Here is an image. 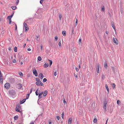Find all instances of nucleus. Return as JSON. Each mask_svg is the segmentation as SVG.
Wrapping results in <instances>:
<instances>
[{"mask_svg": "<svg viewBox=\"0 0 124 124\" xmlns=\"http://www.w3.org/2000/svg\"><path fill=\"white\" fill-rule=\"evenodd\" d=\"M107 103V101L106 99H104L103 101V108L106 110V105Z\"/></svg>", "mask_w": 124, "mask_h": 124, "instance_id": "1", "label": "nucleus"}, {"mask_svg": "<svg viewBox=\"0 0 124 124\" xmlns=\"http://www.w3.org/2000/svg\"><path fill=\"white\" fill-rule=\"evenodd\" d=\"M9 94L11 95H14L16 94L15 91L14 90H9Z\"/></svg>", "mask_w": 124, "mask_h": 124, "instance_id": "2", "label": "nucleus"}, {"mask_svg": "<svg viewBox=\"0 0 124 124\" xmlns=\"http://www.w3.org/2000/svg\"><path fill=\"white\" fill-rule=\"evenodd\" d=\"M10 85L9 83H6L4 87L7 89L9 88L10 87Z\"/></svg>", "mask_w": 124, "mask_h": 124, "instance_id": "3", "label": "nucleus"}, {"mask_svg": "<svg viewBox=\"0 0 124 124\" xmlns=\"http://www.w3.org/2000/svg\"><path fill=\"white\" fill-rule=\"evenodd\" d=\"M33 74L35 75L36 77H37L38 76V73L37 72L36 70L35 69H33L32 70Z\"/></svg>", "mask_w": 124, "mask_h": 124, "instance_id": "4", "label": "nucleus"}, {"mask_svg": "<svg viewBox=\"0 0 124 124\" xmlns=\"http://www.w3.org/2000/svg\"><path fill=\"white\" fill-rule=\"evenodd\" d=\"M100 64L99 63H98L96 65V70L97 73H99V70L100 68Z\"/></svg>", "mask_w": 124, "mask_h": 124, "instance_id": "5", "label": "nucleus"}, {"mask_svg": "<svg viewBox=\"0 0 124 124\" xmlns=\"http://www.w3.org/2000/svg\"><path fill=\"white\" fill-rule=\"evenodd\" d=\"M76 47L75 46H73L72 48L71 51L73 53L74 52H76Z\"/></svg>", "mask_w": 124, "mask_h": 124, "instance_id": "6", "label": "nucleus"}, {"mask_svg": "<svg viewBox=\"0 0 124 124\" xmlns=\"http://www.w3.org/2000/svg\"><path fill=\"white\" fill-rule=\"evenodd\" d=\"M17 37L18 39L19 40H21L23 38V37L22 36V33H21L20 35H18L17 36Z\"/></svg>", "mask_w": 124, "mask_h": 124, "instance_id": "7", "label": "nucleus"}, {"mask_svg": "<svg viewBox=\"0 0 124 124\" xmlns=\"http://www.w3.org/2000/svg\"><path fill=\"white\" fill-rule=\"evenodd\" d=\"M24 25L26 31H28L29 30V28L28 27V26L26 23H23Z\"/></svg>", "mask_w": 124, "mask_h": 124, "instance_id": "8", "label": "nucleus"}, {"mask_svg": "<svg viewBox=\"0 0 124 124\" xmlns=\"http://www.w3.org/2000/svg\"><path fill=\"white\" fill-rule=\"evenodd\" d=\"M38 77L40 78L41 79L44 78V76L41 73H40L38 76Z\"/></svg>", "mask_w": 124, "mask_h": 124, "instance_id": "9", "label": "nucleus"}, {"mask_svg": "<svg viewBox=\"0 0 124 124\" xmlns=\"http://www.w3.org/2000/svg\"><path fill=\"white\" fill-rule=\"evenodd\" d=\"M113 42L116 44V45H117L118 43L117 42V39L116 38H113Z\"/></svg>", "mask_w": 124, "mask_h": 124, "instance_id": "10", "label": "nucleus"}, {"mask_svg": "<svg viewBox=\"0 0 124 124\" xmlns=\"http://www.w3.org/2000/svg\"><path fill=\"white\" fill-rule=\"evenodd\" d=\"M111 25L113 28L114 29L115 31H116V29L115 28L114 24V23L112 21L111 22Z\"/></svg>", "mask_w": 124, "mask_h": 124, "instance_id": "11", "label": "nucleus"}, {"mask_svg": "<svg viewBox=\"0 0 124 124\" xmlns=\"http://www.w3.org/2000/svg\"><path fill=\"white\" fill-rule=\"evenodd\" d=\"M19 106L18 105H16V111L19 112H20L21 111H20L19 109L17 107H18Z\"/></svg>", "mask_w": 124, "mask_h": 124, "instance_id": "12", "label": "nucleus"}, {"mask_svg": "<svg viewBox=\"0 0 124 124\" xmlns=\"http://www.w3.org/2000/svg\"><path fill=\"white\" fill-rule=\"evenodd\" d=\"M26 99H24L21 101H20V104H21L23 103L25 101Z\"/></svg>", "mask_w": 124, "mask_h": 124, "instance_id": "13", "label": "nucleus"}, {"mask_svg": "<svg viewBox=\"0 0 124 124\" xmlns=\"http://www.w3.org/2000/svg\"><path fill=\"white\" fill-rule=\"evenodd\" d=\"M40 91L39 90L38 88L36 90L35 93L36 95H38Z\"/></svg>", "mask_w": 124, "mask_h": 124, "instance_id": "14", "label": "nucleus"}, {"mask_svg": "<svg viewBox=\"0 0 124 124\" xmlns=\"http://www.w3.org/2000/svg\"><path fill=\"white\" fill-rule=\"evenodd\" d=\"M104 67L106 69L107 68L108 65L107 62H105L104 64Z\"/></svg>", "mask_w": 124, "mask_h": 124, "instance_id": "15", "label": "nucleus"}, {"mask_svg": "<svg viewBox=\"0 0 124 124\" xmlns=\"http://www.w3.org/2000/svg\"><path fill=\"white\" fill-rule=\"evenodd\" d=\"M62 34L64 36H65L66 34V32L65 31H62Z\"/></svg>", "mask_w": 124, "mask_h": 124, "instance_id": "16", "label": "nucleus"}, {"mask_svg": "<svg viewBox=\"0 0 124 124\" xmlns=\"http://www.w3.org/2000/svg\"><path fill=\"white\" fill-rule=\"evenodd\" d=\"M72 121V119L71 118H70L68 120V123L69 124H70Z\"/></svg>", "mask_w": 124, "mask_h": 124, "instance_id": "17", "label": "nucleus"}, {"mask_svg": "<svg viewBox=\"0 0 124 124\" xmlns=\"http://www.w3.org/2000/svg\"><path fill=\"white\" fill-rule=\"evenodd\" d=\"M44 66L45 68H46L47 67L49 66L48 63H46L45 64H44Z\"/></svg>", "mask_w": 124, "mask_h": 124, "instance_id": "18", "label": "nucleus"}, {"mask_svg": "<svg viewBox=\"0 0 124 124\" xmlns=\"http://www.w3.org/2000/svg\"><path fill=\"white\" fill-rule=\"evenodd\" d=\"M47 90H46L44 92V93L43 94V96H45L47 94Z\"/></svg>", "mask_w": 124, "mask_h": 124, "instance_id": "19", "label": "nucleus"}, {"mask_svg": "<svg viewBox=\"0 0 124 124\" xmlns=\"http://www.w3.org/2000/svg\"><path fill=\"white\" fill-rule=\"evenodd\" d=\"M14 14V13H13V14L12 15H11V16H8V17H7V18L8 19H11V18H12V17L13 16V15Z\"/></svg>", "mask_w": 124, "mask_h": 124, "instance_id": "20", "label": "nucleus"}, {"mask_svg": "<svg viewBox=\"0 0 124 124\" xmlns=\"http://www.w3.org/2000/svg\"><path fill=\"white\" fill-rule=\"evenodd\" d=\"M105 87L107 89L108 93L109 89L108 85L107 84L105 85Z\"/></svg>", "mask_w": 124, "mask_h": 124, "instance_id": "21", "label": "nucleus"}, {"mask_svg": "<svg viewBox=\"0 0 124 124\" xmlns=\"http://www.w3.org/2000/svg\"><path fill=\"white\" fill-rule=\"evenodd\" d=\"M3 78L0 77V83H1L2 84L3 83Z\"/></svg>", "mask_w": 124, "mask_h": 124, "instance_id": "22", "label": "nucleus"}, {"mask_svg": "<svg viewBox=\"0 0 124 124\" xmlns=\"http://www.w3.org/2000/svg\"><path fill=\"white\" fill-rule=\"evenodd\" d=\"M48 60L49 61V62H50V63H49L50 65H50V66H51V65H52V63H53L52 61V60H50L49 59Z\"/></svg>", "mask_w": 124, "mask_h": 124, "instance_id": "23", "label": "nucleus"}, {"mask_svg": "<svg viewBox=\"0 0 124 124\" xmlns=\"http://www.w3.org/2000/svg\"><path fill=\"white\" fill-rule=\"evenodd\" d=\"M36 82L38 83H39L40 84H41V86H42L43 85V84L40 81V79H39V81H37V82Z\"/></svg>", "mask_w": 124, "mask_h": 124, "instance_id": "24", "label": "nucleus"}, {"mask_svg": "<svg viewBox=\"0 0 124 124\" xmlns=\"http://www.w3.org/2000/svg\"><path fill=\"white\" fill-rule=\"evenodd\" d=\"M18 86L19 87V88H21L22 87L23 85L22 84H18Z\"/></svg>", "mask_w": 124, "mask_h": 124, "instance_id": "25", "label": "nucleus"}, {"mask_svg": "<svg viewBox=\"0 0 124 124\" xmlns=\"http://www.w3.org/2000/svg\"><path fill=\"white\" fill-rule=\"evenodd\" d=\"M39 35L38 36H36V40H37V41H39V39H38V38H39Z\"/></svg>", "mask_w": 124, "mask_h": 124, "instance_id": "26", "label": "nucleus"}, {"mask_svg": "<svg viewBox=\"0 0 124 124\" xmlns=\"http://www.w3.org/2000/svg\"><path fill=\"white\" fill-rule=\"evenodd\" d=\"M38 59L39 61H41V57L40 56H39L38 57Z\"/></svg>", "mask_w": 124, "mask_h": 124, "instance_id": "27", "label": "nucleus"}, {"mask_svg": "<svg viewBox=\"0 0 124 124\" xmlns=\"http://www.w3.org/2000/svg\"><path fill=\"white\" fill-rule=\"evenodd\" d=\"M17 48L16 47H15L14 48V51L15 52H16L17 51Z\"/></svg>", "mask_w": 124, "mask_h": 124, "instance_id": "28", "label": "nucleus"}, {"mask_svg": "<svg viewBox=\"0 0 124 124\" xmlns=\"http://www.w3.org/2000/svg\"><path fill=\"white\" fill-rule=\"evenodd\" d=\"M62 15H60L59 16V20H61L62 18Z\"/></svg>", "mask_w": 124, "mask_h": 124, "instance_id": "29", "label": "nucleus"}, {"mask_svg": "<svg viewBox=\"0 0 124 124\" xmlns=\"http://www.w3.org/2000/svg\"><path fill=\"white\" fill-rule=\"evenodd\" d=\"M101 10L103 11H105V7L104 6H103L101 9Z\"/></svg>", "mask_w": 124, "mask_h": 124, "instance_id": "30", "label": "nucleus"}, {"mask_svg": "<svg viewBox=\"0 0 124 124\" xmlns=\"http://www.w3.org/2000/svg\"><path fill=\"white\" fill-rule=\"evenodd\" d=\"M117 103L118 105H119L120 103H121V102L119 100H118L117 101Z\"/></svg>", "mask_w": 124, "mask_h": 124, "instance_id": "31", "label": "nucleus"}, {"mask_svg": "<svg viewBox=\"0 0 124 124\" xmlns=\"http://www.w3.org/2000/svg\"><path fill=\"white\" fill-rule=\"evenodd\" d=\"M18 117L17 116H16L14 117V119L15 120H17L18 118Z\"/></svg>", "mask_w": 124, "mask_h": 124, "instance_id": "32", "label": "nucleus"}, {"mask_svg": "<svg viewBox=\"0 0 124 124\" xmlns=\"http://www.w3.org/2000/svg\"><path fill=\"white\" fill-rule=\"evenodd\" d=\"M36 85L37 86L41 85V84H40L39 83L36 82Z\"/></svg>", "mask_w": 124, "mask_h": 124, "instance_id": "33", "label": "nucleus"}, {"mask_svg": "<svg viewBox=\"0 0 124 124\" xmlns=\"http://www.w3.org/2000/svg\"><path fill=\"white\" fill-rule=\"evenodd\" d=\"M41 94H39V99H40L41 98H42V97H41Z\"/></svg>", "mask_w": 124, "mask_h": 124, "instance_id": "34", "label": "nucleus"}, {"mask_svg": "<svg viewBox=\"0 0 124 124\" xmlns=\"http://www.w3.org/2000/svg\"><path fill=\"white\" fill-rule=\"evenodd\" d=\"M19 74L21 76H23V74L22 72H20L19 73Z\"/></svg>", "mask_w": 124, "mask_h": 124, "instance_id": "35", "label": "nucleus"}, {"mask_svg": "<svg viewBox=\"0 0 124 124\" xmlns=\"http://www.w3.org/2000/svg\"><path fill=\"white\" fill-rule=\"evenodd\" d=\"M30 94H28L27 95L26 99H28V98Z\"/></svg>", "mask_w": 124, "mask_h": 124, "instance_id": "36", "label": "nucleus"}, {"mask_svg": "<svg viewBox=\"0 0 124 124\" xmlns=\"http://www.w3.org/2000/svg\"><path fill=\"white\" fill-rule=\"evenodd\" d=\"M12 8L13 9L15 10L16 9V6L12 7Z\"/></svg>", "mask_w": 124, "mask_h": 124, "instance_id": "37", "label": "nucleus"}, {"mask_svg": "<svg viewBox=\"0 0 124 124\" xmlns=\"http://www.w3.org/2000/svg\"><path fill=\"white\" fill-rule=\"evenodd\" d=\"M46 81H47L46 79V78H44V79H43V82H46Z\"/></svg>", "mask_w": 124, "mask_h": 124, "instance_id": "38", "label": "nucleus"}, {"mask_svg": "<svg viewBox=\"0 0 124 124\" xmlns=\"http://www.w3.org/2000/svg\"><path fill=\"white\" fill-rule=\"evenodd\" d=\"M93 122L94 123H96L97 122V120L96 119H95L93 120Z\"/></svg>", "mask_w": 124, "mask_h": 124, "instance_id": "39", "label": "nucleus"}, {"mask_svg": "<svg viewBox=\"0 0 124 124\" xmlns=\"http://www.w3.org/2000/svg\"><path fill=\"white\" fill-rule=\"evenodd\" d=\"M79 44H80V43H81V39H80L79 40Z\"/></svg>", "mask_w": 124, "mask_h": 124, "instance_id": "40", "label": "nucleus"}, {"mask_svg": "<svg viewBox=\"0 0 124 124\" xmlns=\"http://www.w3.org/2000/svg\"><path fill=\"white\" fill-rule=\"evenodd\" d=\"M112 86V87L113 88H114L115 86V84L114 83H113Z\"/></svg>", "mask_w": 124, "mask_h": 124, "instance_id": "41", "label": "nucleus"}, {"mask_svg": "<svg viewBox=\"0 0 124 124\" xmlns=\"http://www.w3.org/2000/svg\"><path fill=\"white\" fill-rule=\"evenodd\" d=\"M45 0H40V4H42V3L43 2V1Z\"/></svg>", "mask_w": 124, "mask_h": 124, "instance_id": "42", "label": "nucleus"}, {"mask_svg": "<svg viewBox=\"0 0 124 124\" xmlns=\"http://www.w3.org/2000/svg\"><path fill=\"white\" fill-rule=\"evenodd\" d=\"M10 80L12 81L13 82H14L15 80L14 78H11L10 79Z\"/></svg>", "mask_w": 124, "mask_h": 124, "instance_id": "43", "label": "nucleus"}, {"mask_svg": "<svg viewBox=\"0 0 124 124\" xmlns=\"http://www.w3.org/2000/svg\"><path fill=\"white\" fill-rule=\"evenodd\" d=\"M9 19V24H10L11 22V19Z\"/></svg>", "mask_w": 124, "mask_h": 124, "instance_id": "44", "label": "nucleus"}, {"mask_svg": "<svg viewBox=\"0 0 124 124\" xmlns=\"http://www.w3.org/2000/svg\"><path fill=\"white\" fill-rule=\"evenodd\" d=\"M78 22V20L77 19V18H76V26L77 24V23Z\"/></svg>", "mask_w": 124, "mask_h": 124, "instance_id": "45", "label": "nucleus"}, {"mask_svg": "<svg viewBox=\"0 0 124 124\" xmlns=\"http://www.w3.org/2000/svg\"><path fill=\"white\" fill-rule=\"evenodd\" d=\"M56 118L58 120H59L60 117L59 116H57L56 117Z\"/></svg>", "mask_w": 124, "mask_h": 124, "instance_id": "46", "label": "nucleus"}, {"mask_svg": "<svg viewBox=\"0 0 124 124\" xmlns=\"http://www.w3.org/2000/svg\"><path fill=\"white\" fill-rule=\"evenodd\" d=\"M64 115V112H63L61 114L62 117V119H63V116Z\"/></svg>", "mask_w": 124, "mask_h": 124, "instance_id": "47", "label": "nucleus"}, {"mask_svg": "<svg viewBox=\"0 0 124 124\" xmlns=\"http://www.w3.org/2000/svg\"><path fill=\"white\" fill-rule=\"evenodd\" d=\"M31 19H32V18H29L28 19H27V20H26L25 21L26 22H27V21H30V20H31Z\"/></svg>", "mask_w": 124, "mask_h": 124, "instance_id": "48", "label": "nucleus"}, {"mask_svg": "<svg viewBox=\"0 0 124 124\" xmlns=\"http://www.w3.org/2000/svg\"><path fill=\"white\" fill-rule=\"evenodd\" d=\"M58 37L57 36H55V40L56 41L58 39Z\"/></svg>", "mask_w": 124, "mask_h": 124, "instance_id": "49", "label": "nucleus"}, {"mask_svg": "<svg viewBox=\"0 0 124 124\" xmlns=\"http://www.w3.org/2000/svg\"><path fill=\"white\" fill-rule=\"evenodd\" d=\"M19 2V0H17V1L16 2V5H17Z\"/></svg>", "mask_w": 124, "mask_h": 124, "instance_id": "50", "label": "nucleus"}, {"mask_svg": "<svg viewBox=\"0 0 124 124\" xmlns=\"http://www.w3.org/2000/svg\"><path fill=\"white\" fill-rule=\"evenodd\" d=\"M58 45H59V46L60 47L61 46V41L59 42Z\"/></svg>", "mask_w": 124, "mask_h": 124, "instance_id": "51", "label": "nucleus"}, {"mask_svg": "<svg viewBox=\"0 0 124 124\" xmlns=\"http://www.w3.org/2000/svg\"><path fill=\"white\" fill-rule=\"evenodd\" d=\"M111 69H112L113 71H114L115 70V68L113 67H111Z\"/></svg>", "mask_w": 124, "mask_h": 124, "instance_id": "52", "label": "nucleus"}, {"mask_svg": "<svg viewBox=\"0 0 124 124\" xmlns=\"http://www.w3.org/2000/svg\"><path fill=\"white\" fill-rule=\"evenodd\" d=\"M63 102L64 104L66 103V102L64 99L63 101Z\"/></svg>", "mask_w": 124, "mask_h": 124, "instance_id": "53", "label": "nucleus"}, {"mask_svg": "<svg viewBox=\"0 0 124 124\" xmlns=\"http://www.w3.org/2000/svg\"><path fill=\"white\" fill-rule=\"evenodd\" d=\"M74 76L76 78H77L78 77L77 75V74H76L75 73H74Z\"/></svg>", "mask_w": 124, "mask_h": 124, "instance_id": "54", "label": "nucleus"}, {"mask_svg": "<svg viewBox=\"0 0 124 124\" xmlns=\"http://www.w3.org/2000/svg\"><path fill=\"white\" fill-rule=\"evenodd\" d=\"M39 79L38 78H36V80L37 81H39Z\"/></svg>", "mask_w": 124, "mask_h": 124, "instance_id": "55", "label": "nucleus"}, {"mask_svg": "<svg viewBox=\"0 0 124 124\" xmlns=\"http://www.w3.org/2000/svg\"><path fill=\"white\" fill-rule=\"evenodd\" d=\"M52 121L51 120H50L49 121V124H52Z\"/></svg>", "mask_w": 124, "mask_h": 124, "instance_id": "56", "label": "nucleus"}, {"mask_svg": "<svg viewBox=\"0 0 124 124\" xmlns=\"http://www.w3.org/2000/svg\"><path fill=\"white\" fill-rule=\"evenodd\" d=\"M13 62L14 63H16V59H14L13 60Z\"/></svg>", "mask_w": 124, "mask_h": 124, "instance_id": "57", "label": "nucleus"}, {"mask_svg": "<svg viewBox=\"0 0 124 124\" xmlns=\"http://www.w3.org/2000/svg\"><path fill=\"white\" fill-rule=\"evenodd\" d=\"M32 88H31L30 90V93H32Z\"/></svg>", "mask_w": 124, "mask_h": 124, "instance_id": "58", "label": "nucleus"}, {"mask_svg": "<svg viewBox=\"0 0 124 124\" xmlns=\"http://www.w3.org/2000/svg\"><path fill=\"white\" fill-rule=\"evenodd\" d=\"M76 71L77 72L78 71L79 69L78 68H76Z\"/></svg>", "mask_w": 124, "mask_h": 124, "instance_id": "59", "label": "nucleus"}, {"mask_svg": "<svg viewBox=\"0 0 124 124\" xmlns=\"http://www.w3.org/2000/svg\"><path fill=\"white\" fill-rule=\"evenodd\" d=\"M102 78L103 79H104V76L103 75L102 76Z\"/></svg>", "mask_w": 124, "mask_h": 124, "instance_id": "60", "label": "nucleus"}, {"mask_svg": "<svg viewBox=\"0 0 124 124\" xmlns=\"http://www.w3.org/2000/svg\"><path fill=\"white\" fill-rule=\"evenodd\" d=\"M43 47V46L42 45H41L40 46V49H41L42 50Z\"/></svg>", "mask_w": 124, "mask_h": 124, "instance_id": "61", "label": "nucleus"}, {"mask_svg": "<svg viewBox=\"0 0 124 124\" xmlns=\"http://www.w3.org/2000/svg\"><path fill=\"white\" fill-rule=\"evenodd\" d=\"M0 78H3L2 75V74H0Z\"/></svg>", "mask_w": 124, "mask_h": 124, "instance_id": "62", "label": "nucleus"}, {"mask_svg": "<svg viewBox=\"0 0 124 124\" xmlns=\"http://www.w3.org/2000/svg\"><path fill=\"white\" fill-rule=\"evenodd\" d=\"M54 75L55 76L57 75V74L56 72H55L54 73Z\"/></svg>", "mask_w": 124, "mask_h": 124, "instance_id": "63", "label": "nucleus"}, {"mask_svg": "<svg viewBox=\"0 0 124 124\" xmlns=\"http://www.w3.org/2000/svg\"><path fill=\"white\" fill-rule=\"evenodd\" d=\"M85 65H83L82 66V67L83 68H85Z\"/></svg>", "mask_w": 124, "mask_h": 124, "instance_id": "64", "label": "nucleus"}]
</instances>
